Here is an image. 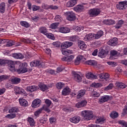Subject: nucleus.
<instances>
[{
	"mask_svg": "<svg viewBox=\"0 0 127 127\" xmlns=\"http://www.w3.org/2000/svg\"><path fill=\"white\" fill-rule=\"evenodd\" d=\"M20 41L24 43H31V40L29 39H22L20 40Z\"/></svg>",
	"mask_w": 127,
	"mask_h": 127,
	"instance_id": "13d9d810",
	"label": "nucleus"
},
{
	"mask_svg": "<svg viewBox=\"0 0 127 127\" xmlns=\"http://www.w3.org/2000/svg\"><path fill=\"white\" fill-rule=\"evenodd\" d=\"M18 112H19V109L16 107H12L9 110V113L10 114H11V113H18Z\"/></svg>",
	"mask_w": 127,
	"mask_h": 127,
	"instance_id": "ea45409f",
	"label": "nucleus"
},
{
	"mask_svg": "<svg viewBox=\"0 0 127 127\" xmlns=\"http://www.w3.org/2000/svg\"><path fill=\"white\" fill-rule=\"evenodd\" d=\"M66 18L67 20L69 21H73L76 19V15L73 12H67Z\"/></svg>",
	"mask_w": 127,
	"mask_h": 127,
	"instance_id": "1a4fd4ad",
	"label": "nucleus"
},
{
	"mask_svg": "<svg viewBox=\"0 0 127 127\" xmlns=\"http://www.w3.org/2000/svg\"><path fill=\"white\" fill-rule=\"evenodd\" d=\"M59 31L62 33H68V32H70V29L66 27H61Z\"/></svg>",
	"mask_w": 127,
	"mask_h": 127,
	"instance_id": "bb28decb",
	"label": "nucleus"
},
{
	"mask_svg": "<svg viewBox=\"0 0 127 127\" xmlns=\"http://www.w3.org/2000/svg\"><path fill=\"white\" fill-rule=\"evenodd\" d=\"M73 9L76 12H79L85 10V7L83 5H77L73 8Z\"/></svg>",
	"mask_w": 127,
	"mask_h": 127,
	"instance_id": "2eb2a0df",
	"label": "nucleus"
},
{
	"mask_svg": "<svg viewBox=\"0 0 127 127\" xmlns=\"http://www.w3.org/2000/svg\"><path fill=\"white\" fill-rule=\"evenodd\" d=\"M98 75L100 79L105 80L106 81L110 78V75H109V73H100L99 74H98Z\"/></svg>",
	"mask_w": 127,
	"mask_h": 127,
	"instance_id": "f3484780",
	"label": "nucleus"
},
{
	"mask_svg": "<svg viewBox=\"0 0 127 127\" xmlns=\"http://www.w3.org/2000/svg\"><path fill=\"white\" fill-rule=\"evenodd\" d=\"M32 8H33V11H36V10H38V9H40V6L33 5L32 6Z\"/></svg>",
	"mask_w": 127,
	"mask_h": 127,
	"instance_id": "bf43d9fd",
	"label": "nucleus"
},
{
	"mask_svg": "<svg viewBox=\"0 0 127 127\" xmlns=\"http://www.w3.org/2000/svg\"><path fill=\"white\" fill-rule=\"evenodd\" d=\"M114 85L112 83L110 84L108 86L105 88V91H109V90H112L113 89Z\"/></svg>",
	"mask_w": 127,
	"mask_h": 127,
	"instance_id": "5fc2aeb1",
	"label": "nucleus"
},
{
	"mask_svg": "<svg viewBox=\"0 0 127 127\" xmlns=\"http://www.w3.org/2000/svg\"><path fill=\"white\" fill-rule=\"evenodd\" d=\"M71 89L69 87H66L63 90L62 94L63 96H68L71 93Z\"/></svg>",
	"mask_w": 127,
	"mask_h": 127,
	"instance_id": "4be33fe9",
	"label": "nucleus"
},
{
	"mask_svg": "<svg viewBox=\"0 0 127 127\" xmlns=\"http://www.w3.org/2000/svg\"><path fill=\"white\" fill-rule=\"evenodd\" d=\"M95 36V39H99L100 37H102V35H104V32L102 31H99L96 34H94Z\"/></svg>",
	"mask_w": 127,
	"mask_h": 127,
	"instance_id": "e433bc0d",
	"label": "nucleus"
},
{
	"mask_svg": "<svg viewBox=\"0 0 127 127\" xmlns=\"http://www.w3.org/2000/svg\"><path fill=\"white\" fill-rule=\"evenodd\" d=\"M15 117H16L15 114H8L6 116V118H7V119H14Z\"/></svg>",
	"mask_w": 127,
	"mask_h": 127,
	"instance_id": "09e8293b",
	"label": "nucleus"
},
{
	"mask_svg": "<svg viewBox=\"0 0 127 127\" xmlns=\"http://www.w3.org/2000/svg\"><path fill=\"white\" fill-rule=\"evenodd\" d=\"M110 59H111L112 60H115L116 59L115 58V56H123L124 55L123 54H122V52H120V53L118 52L117 51H111L110 52Z\"/></svg>",
	"mask_w": 127,
	"mask_h": 127,
	"instance_id": "6e6552de",
	"label": "nucleus"
},
{
	"mask_svg": "<svg viewBox=\"0 0 127 127\" xmlns=\"http://www.w3.org/2000/svg\"><path fill=\"white\" fill-rule=\"evenodd\" d=\"M28 122L29 123L31 127H33L34 126L35 123L34 122V120L31 118H29L28 119Z\"/></svg>",
	"mask_w": 127,
	"mask_h": 127,
	"instance_id": "49530a36",
	"label": "nucleus"
},
{
	"mask_svg": "<svg viewBox=\"0 0 127 127\" xmlns=\"http://www.w3.org/2000/svg\"><path fill=\"white\" fill-rule=\"evenodd\" d=\"M101 13V10L97 8L90 9L88 11V14L90 17H96Z\"/></svg>",
	"mask_w": 127,
	"mask_h": 127,
	"instance_id": "20e7f679",
	"label": "nucleus"
},
{
	"mask_svg": "<svg viewBox=\"0 0 127 127\" xmlns=\"http://www.w3.org/2000/svg\"><path fill=\"white\" fill-rule=\"evenodd\" d=\"M48 73H49V74H51L52 75H54L55 73V70L50 69L48 70Z\"/></svg>",
	"mask_w": 127,
	"mask_h": 127,
	"instance_id": "774afa93",
	"label": "nucleus"
},
{
	"mask_svg": "<svg viewBox=\"0 0 127 127\" xmlns=\"http://www.w3.org/2000/svg\"><path fill=\"white\" fill-rule=\"evenodd\" d=\"M26 66H27V64L26 63L21 64L19 65V68L17 69V73L19 74H23V73L27 72L28 70L26 68Z\"/></svg>",
	"mask_w": 127,
	"mask_h": 127,
	"instance_id": "39448f33",
	"label": "nucleus"
},
{
	"mask_svg": "<svg viewBox=\"0 0 127 127\" xmlns=\"http://www.w3.org/2000/svg\"><path fill=\"white\" fill-rule=\"evenodd\" d=\"M56 21H59L62 19V17L60 15H57L55 18Z\"/></svg>",
	"mask_w": 127,
	"mask_h": 127,
	"instance_id": "052dcab7",
	"label": "nucleus"
},
{
	"mask_svg": "<svg viewBox=\"0 0 127 127\" xmlns=\"http://www.w3.org/2000/svg\"><path fill=\"white\" fill-rule=\"evenodd\" d=\"M73 29L77 31V32H80V31H82L83 30V28L82 27H79L78 26H73Z\"/></svg>",
	"mask_w": 127,
	"mask_h": 127,
	"instance_id": "c03bdc74",
	"label": "nucleus"
},
{
	"mask_svg": "<svg viewBox=\"0 0 127 127\" xmlns=\"http://www.w3.org/2000/svg\"><path fill=\"white\" fill-rule=\"evenodd\" d=\"M116 85L118 88H120L121 89H125V88H127V85L122 82H117Z\"/></svg>",
	"mask_w": 127,
	"mask_h": 127,
	"instance_id": "2f4dec72",
	"label": "nucleus"
},
{
	"mask_svg": "<svg viewBox=\"0 0 127 127\" xmlns=\"http://www.w3.org/2000/svg\"><path fill=\"white\" fill-rule=\"evenodd\" d=\"M39 30L41 33H43V34H44L45 35H46L47 33V29H46V28L44 27L40 28Z\"/></svg>",
	"mask_w": 127,
	"mask_h": 127,
	"instance_id": "79ce46f5",
	"label": "nucleus"
},
{
	"mask_svg": "<svg viewBox=\"0 0 127 127\" xmlns=\"http://www.w3.org/2000/svg\"><path fill=\"white\" fill-rule=\"evenodd\" d=\"M20 24L22 25V26H24V27H26V28L30 26V24H29V23H28L27 22L25 21H21Z\"/></svg>",
	"mask_w": 127,
	"mask_h": 127,
	"instance_id": "a19ab883",
	"label": "nucleus"
},
{
	"mask_svg": "<svg viewBox=\"0 0 127 127\" xmlns=\"http://www.w3.org/2000/svg\"><path fill=\"white\" fill-rule=\"evenodd\" d=\"M85 64L87 65H91V66H95L97 65V62L94 60H89L85 62Z\"/></svg>",
	"mask_w": 127,
	"mask_h": 127,
	"instance_id": "f704fd0d",
	"label": "nucleus"
},
{
	"mask_svg": "<svg viewBox=\"0 0 127 127\" xmlns=\"http://www.w3.org/2000/svg\"><path fill=\"white\" fill-rule=\"evenodd\" d=\"M61 48L62 49H63V50H66L65 49L68 48V46H67L66 42H64V43L62 44Z\"/></svg>",
	"mask_w": 127,
	"mask_h": 127,
	"instance_id": "603ef678",
	"label": "nucleus"
},
{
	"mask_svg": "<svg viewBox=\"0 0 127 127\" xmlns=\"http://www.w3.org/2000/svg\"><path fill=\"white\" fill-rule=\"evenodd\" d=\"M87 106V101L82 100L80 102L76 103L75 107L76 108H83V107H86Z\"/></svg>",
	"mask_w": 127,
	"mask_h": 127,
	"instance_id": "6ab92c4d",
	"label": "nucleus"
},
{
	"mask_svg": "<svg viewBox=\"0 0 127 127\" xmlns=\"http://www.w3.org/2000/svg\"><path fill=\"white\" fill-rule=\"evenodd\" d=\"M124 24V21L121 20H119L116 25L115 26V28L119 29L122 27V26Z\"/></svg>",
	"mask_w": 127,
	"mask_h": 127,
	"instance_id": "4c0bfd02",
	"label": "nucleus"
},
{
	"mask_svg": "<svg viewBox=\"0 0 127 127\" xmlns=\"http://www.w3.org/2000/svg\"><path fill=\"white\" fill-rule=\"evenodd\" d=\"M5 11V3L2 2L0 4V12L3 13Z\"/></svg>",
	"mask_w": 127,
	"mask_h": 127,
	"instance_id": "72a5a7b5",
	"label": "nucleus"
},
{
	"mask_svg": "<svg viewBox=\"0 0 127 127\" xmlns=\"http://www.w3.org/2000/svg\"><path fill=\"white\" fill-rule=\"evenodd\" d=\"M13 45V44H12V41L10 40L9 41L7 42V47H10V46H12Z\"/></svg>",
	"mask_w": 127,
	"mask_h": 127,
	"instance_id": "69168bd1",
	"label": "nucleus"
},
{
	"mask_svg": "<svg viewBox=\"0 0 127 127\" xmlns=\"http://www.w3.org/2000/svg\"><path fill=\"white\" fill-rule=\"evenodd\" d=\"M57 89H61L64 87V84L62 82H59L56 85Z\"/></svg>",
	"mask_w": 127,
	"mask_h": 127,
	"instance_id": "3c124183",
	"label": "nucleus"
},
{
	"mask_svg": "<svg viewBox=\"0 0 127 127\" xmlns=\"http://www.w3.org/2000/svg\"><path fill=\"white\" fill-rule=\"evenodd\" d=\"M14 91L16 92V94H21V95H24L25 96H26V92L25 91L20 87H16Z\"/></svg>",
	"mask_w": 127,
	"mask_h": 127,
	"instance_id": "4468645a",
	"label": "nucleus"
},
{
	"mask_svg": "<svg viewBox=\"0 0 127 127\" xmlns=\"http://www.w3.org/2000/svg\"><path fill=\"white\" fill-rule=\"evenodd\" d=\"M31 67H39V68H41L44 67V63L41 62L39 61H33L30 64Z\"/></svg>",
	"mask_w": 127,
	"mask_h": 127,
	"instance_id": "423d86ee",
	"label": "nucleus"
},
{
	"mask_svg": "<svg viewBox=\"0 0 127 127\" xmlns=\"http://www.w3.org/2000/svg\"><path fill=\"white\" fill-rule=\"evenodd\" d=\"M107 55H108V53L104 50H101L98 53V56L100 58H105Z\"/></svg>",
	"mask_w": 127,
	"mask_h": 127,
	"instance_id": "cd10ccee",
	"label": "nucleus"
},
{
	"mask_svg": "<svg viewBox=\"0 0 127 127\" xmlns=\"http://www.w3.org/2000/svg\"><path fill=\"white\" fill-rule=\"evenodd\" d=\"M127 1H123L121 2H119V4H117L116 5V7L117 9L119 10H124L126 9V7H127Z\"/></svg>",
	"mask_w": 127,
	"mask_h": 127,
	"instance_id": "0eeeda50",
	"label": "nucleus"
},
{
	"mask_svg": "<svg viewBox=\"0 0 127 127\" xmlns=\"http://www.w3.org/2000/svg\"><path fill=\"white\" fill-rule=\"evenodd\" d=\"M109 100H110V96L105 95L102 96L100 99H99V101L100 103H105V102H108Z\"/></svg>",
	"mask_w": 127,
	"mask_h": 127,
	"instance_id": "7c9ffc66",
	"label": "nucleus"
},
{
	"mask_svg": "<svg viewBox=\"0 0 127 127\" xmlns=\"http://www.w3.org/2000/svg\"><path fill=\"white\" fill-rule=\"evenodd\" d=\"M110 117L112 119H116V118H118L119 117V113H118V112H116V111L112 112L110 114Z\"/></svg>",
	"mask_w": 127,
	"mask_h": 127,
	"instance_id": "58836bf2",
	"label": "nucleus"
},
{
	"mask_svg": "<svg viewBox=\"0 0 127 127\" xmlns=\"http://www.w3.org/2000/svg\"><path fill=\"white\" fill-rule=\"evenodd\" d=\"M79 38V37L77 36H72L71 37H69L68 38L69 41H76V40H78V39Z\"/></svg>",
	"mask_w": 127,
	"mask_h": 127,
	"instance_id": "37998d69",
	"label": "nucleus"
},
{
	"mask_svg": "<svg viewBox=\"0 0 127 127\" xmlns=\"http://www.w3.org/2000/svg\"><path fill=\"white\" fill-rule=\"evenodd\" d=\"M70 122L73 124H77L81 121V118L79 116H75L69 119Z\"/></svg>",
	"mask_w": 127,
	"mask_h": 127,
	"instance_id": "393cba45",
	"label": "nucleus"
},
{
	"mask_svg": "<svg viewBox=\"0 0 127 127\" xmlns=\"http://www.w3.org/2000/svg\"><path fill=\"white\" fill-rule=\"evenodd\" d=\"M93 39H96L95 34H88L86 35L84 38L85 41H91V40H93Z\"/></svg>",
	"mask_w": 127,
	"mask_h": 127,
	"instance_id": "9b49d317",
	"label": "nucleus"
},
{
	"mask_svg": "<svg viewBox=\"0 0 127 127\" xmlns=\"http://www.w3.org/2000/svg\"><path fill=\"white\" fill-rule=\"evenodd\" d=\"M38 89H39V88L36 85L29 86L26 88L27 92H35L37 91Z\"/></svg>",
	"mask_w": 127,
	"mask_h": 127,
	"instance_id": "f8f14e48",
	"label": "nucleus"
},
{
	"mask_svg": "<svg viewBox=\"0 0 127 127\" xmlns=\"http://www.w3.org/2000/svg\"><path fill=\"white\" fill-rule=\"evenodd\" d=\"M85 58H84V56H78L74 62V64L75 65H79L80 64V62L81 61H84L85 60Z\"/></svg>",
	"mask_w": 127,
	"mask_h": 127,
	"instance_id": "5701e85b",
	"label": "nucleus"
},
{
	"mask_svg": "<svg viewBox=\"0 0 127 127\" xmlns=\"http://www.w3.org/2000/svg\"><path fill=\"white\" fill-rule=\"evenodd\" d=\"M106 122V119L103 118H99L96 119L95 122L96 124H100L101 125H103V124H105Z\"/></svg>",
	"mask_w": 127,
	"mask_h": 127,
	"instance_id": "473e14b6",
	"label": "nucleus"
},
{
	"mask_svg": "<svg viewBox=\"0 0 127 127\" xmlns=\"http://www.w3.org/2000/svg\"><path fill=\"white\" fill-rule=\"evenodd\" d=\"M53 45H54L55 47H60V42H54L53 43Z\"/></svg>",
	"mask_w": 127,
	"mask_h": 127,
	"instance_id": "680f3d73",
	"label": "nucleus"
},
{
	"mask_svg": "<svg viewBox=\"0 0 127 127\" xmlns=\"http://www.w3.org/2000/svg\"><path fill=\"white\" fill-rule=\"evenodd\" d=\"M39 87L41 91H42L43 92H45V91H47L48 89L51 88L52 86L51 85V84H50V85H46L45 84H40L39 85Z\"/></svg>",
	"mask_w": 127,
	"mask_h": 127,
	"instance_id": "dca6fc26",
	"label": "nucleus"
},
{
	"mask_svg": "<svg viewBox=\"0 0 127 127\" xmlns=\"http://www.w3.org/2000/svg\"><path fill=\"white\" fill-rule=\"evenodd\" d=\"M127 114V107L125 106V107L123 109L122 115H123V116H126V115Z\"/></svg>",
	"mask_w": 127,
	"mask_h": 127,
	"instance_id": "e2e57ef3",
	"label": "nucleus"
},
{
	"mask_svg": "<svg viewBox=\"0 0 127 127\" xmlns=\"http://www.w3.org/2000/svg\"><path fill=\"white\" fill-rule=\"evenodd\" d=\"M62 53L63 55H65L66 57H64L62 58V61H65L66 62H71L74 59V56L70 55V54H72L73 53V51L71 50H62Z\"/></svg>",
	"mask_w": 127,
	"mask_h": 127,
	"instance_id": "f03ea898",
	"label": "nucleus"
},
{
	"mask_svg": "<svg viewBox=\"0 0 127 127\" xmlns=\"http://www.w3.org/2000/svg\"><path fill=\"white\" fill-rule=\"evenodd\" d=\"M103 24H106V25H113L116 23V21L113 19H107L103 20L102 21Z\"/></svg>",
	"mask_w": 127,
	"mask_h": 127,
	"instance_id": "ddd939ff",
	"label": "nucleus"
},
{
	"mask_svg": "<svg viewBox=\"0 0 127 127\" xmlns=\"http://www.w3.org/2000/svg\"><path fill=\"white\" fill-rule=\"evenodd\" d=\"M59 23H54L51 25V28L52 29H56V28L58 27Z\"/></svg>",
	"mask_w": 127,
	"mask_h": 127,
	"instance_id": "864d4df0",
	"label": "nucleus"
},
{
	"mask_svg": "<svg viewBox=\"0 0 127 127\" xmlns=\"http://www.w3.org/2000/svg\"><path fill=\"white\" fill-rule=\"evenodd\" d=\"M44 109V107H42V108H41L39 110H38L37 111H36L34 113V115L36 117H38V116H39L40 114L42 112V111H43V109Z\"/></svg>",
	"mask_w": 127,
	"mask_h": 127,
	"instance_id": "a18cd8bd",
	"label": "nucleus"
},
{
	"mask_svg": "<svg viewBox=\"0 0 127 127\" xmlns=\"http://www.w3.org/2000/svg\"><path fill=\"white\" fill-rule=\"evenodd\" d=\"M19 104L22 107H27L28 106V102L26 100L23 98H20L19 99Z\"/></svg>",
	"mask_w": 127,
	"mask_h": 127,
	"instance_id": "b1692460",
	"label": "nucleus"
},
{
	"mask_svg": "<svg viewBox=\"0 0 127 127\" xmlns=\"http://www.w3.org/2000/svg\"><path fill=\"white\" fill-rule=\"evenodd\" d=\"M97 76V75L93 74L92 72H88L86 75V78L91 80L98 79Z\"/></svg>",
	"mask_w": 127,
	"mask_h": 127,
	"instance_id": "aec40b11",
	"label": "nucleus"
},
{
	"mask_svg": "<svg viewBox=\"0 0 127 127\" xmlns=\"http://www.w3.org/2000/svg\"><path fill=\"white\" fill-rule=\"evenodd\" d=\"M45 103L46 105H47L48 107H50L51 105V101L49 100V99H46L45 101Z\"/></svg>",
	"mask_w": 127,
	"mask_h": 127,
	"instance_id": "338daca9",
	"label": "nucleus"
},
{
	"mask_svg": "<svg viewBox=\"0 0 127 127\" xmlns=\"http://www.w3.org/2000/svg\"><path fill=\"white\" fill-rule=\"evenodd\" d=\"M77 3V0H70L68 1L66 5L67 7H72Z\"/></svg>",
	"mask_w": 127,
	"mask_h": 127,
	"instance_id": "a878e982",
	"label": "nucleus"
},
{
	"mask_svg": "<svg viewBox=\"0 0 127 127\" xmlns=\"http://www.w3.org/2000/svg\"><path fill=\"white\" fill-rule=\"evenodd\" d=\"M8 78V76L7 75H2L0 76V82L3 81V80H7Z\"/></svg>",
	"mask_w": 127,
	"mask_h": 127,
	"instance_id": "8fccbe9b",
	"label": "nucleus"
},
{
	"mask_svg": "<svg viewBox=\"0 0 127 127\" xmlns=\"http://www.w3.org/2000/svg\"><path fill=\"white\" fill-rule=\"evenodd\" d=\"M86 94V90H81L78 92V94L77 95V99H81L82 97Z\"/></svg>",
	"mask_w": 127,
	"mask_h": 127,
	"instance_id": "c756f323",
	"label": "nucleus"
},
{
	"mask_svg": "<svg viewBox=\"0 0 127 127\" xmlns=\"http://www.w3.org/2000/svg\"><path fill=\"white\" fill-rule=\"evenodd\" d=\"M8 64V68L11 72H15L16 69H15V65L16 64V62L12 61H8L5 60H0V67L1 66H4Z\"/></svg>",
	"mask_w": 127,
	"mask_h": 127,
	"instance_id": "f257e3e1",
	"label": "nucleus"
},
{
	"mask_svg": "<svg viewBox=\"0 0 127 127\" xmlns=\"http://www.w3.org/2000/svg\"><path fill=\"white\" fill-rule=\"evenodd\" d=\"M78 47L80 49L84 50V49H86L87 48V45L85 44V43L83 41H79L78 43Z\"/></svg>",
	"mask_w": 127,
	"mask_h": 127,
	"instance_id": "c85d7f7f",
	"label": "nucleus"
},
{
	"mask_svg": "<svg viewBox=\"0 0 127 127\" xmlns=\"http://www.w3.org/2000/svg\"><path fill=\"white\" fill-rule=\"evenodd\" d=\"M40 103L41 101L39 99H37L33 101L32 107L33 108H38L40 106Z\"/></svg>",
	"mask_w": 127,
	"mask_h": 127,
	"instance_id": "412c9836",
	"label": "nucleus"
},
{
	"mask_svg": "<svg viewBox=\"0 0 127 127\" xmlns=\"http://www.w3.org/2000/svg\"><path fill=\"white\" fill-rule=\"evenodd\" d=\"M50 124H54L56 122V118L52 117L49 119Z\"/></svg>",
	"mask_w": 127,
	"mask_h": 127,
	"instance_id": "6e6d98bb",
	"label": "nucleus"
},
{
	"mask_svg": "<svg viewBox=\"0 0 127 127\" xmlns=\"http://www.w3.org/2000/svg\"><path fill=\"white\" fill-rule=\"evenodd\" d=\"M93 111L91 110H84L81 112V115L86 121H90L93 119L94 115Z\"/></svg>",
	"mask_w": 127,
	"mask_h": 127,
	"instance_id": "7ed1b4c3",
	"label": "nucleus"
},
{
	"mask_svg": "<svg viewBox=\"0 0 127 127\" xmlns=\"http://www.w3.org/2000/svg\"><path fill=\"white\" fill-rule=\"evenodd\" d=\"M118 124L119 125H121L122 126H123L124 127H127V122H126L124 121H120L118 122Z\"/></svg>",
	"mask_w": 127,
	"mask_h": 127,
	"instance_id": "4d7b16f0",
	"label": "nucleus"
},
{
	"mask_svg": "<svg viewBox=\"0 0 127 127\" xmlns=\"http://www.w3.org/2000/svg\"><path fill=\"white\" fill-rule=\"evenodd\" d=\"M92 97H99L100 96V93L96 92V91H94L92 93Z\"/></svg>",
	"mask_w": 127,
	"mask_h": 127,
	"instance_id": "0e129e2a",
	"label": "nucleus"
},
{
	"mask_svg": "<svg viewBox=\"0 0 127 127\" xmlns=\"http://www.w3.org/2000/svg\"><path fill=\"white\" fill-rule=\"evenodd\" d=\"M59 7L57 5H48V9H58Z\"/></svg>",
	"mask_w": 127,
	"mask_h": 127,
	"instance_id": "de8ad7c7",
	"label": "nucleus"
},
{
	"mask_svg": "<svg viewBox=\"0 0 127 127\" xmlns=\"http://www.w3.org/2000/svg\"><path fill=\"white\" fill-rule=\"evenodd\" d=\"M72 74L75 81H76V82H81V81H82V76H81V75H80L79 74L77 73V72L72 71Z\"/></svg>",
	"mask_w": 127,
	"mask_h": 127,
	"instance_id": "9d476101",
	"label": "nucleus"
},
{
	"mask_svg": "<svg viewBox=\"0 0 127 127\" xmlns=\"http://www.w3.org/2000/svg\"><path fill=\"white\" fill-rule=\"evenodd\" d=\"M108 44H109V45H111V46H116V45L118 44V38H114L112 39H110L108 42Z\"/></svg>",
	"mask_w": 127,
	"mask_h": 127,
	"instance_id": "a211bd4d",
	"label": "nucleus"
},
{
	"mask_svg": "<svg viewBox=\"0 0 127 127\" xmlns=\"http://www.w3.org/2000/svg\"><path fill=\"white\" fill-rule=\"evenodd\" d=\"M20 81H21V79L18 77H14L11 80V82L12 84H19Z\"/></svg>",
	"mask_w": 127,
	"mask_h": 127,
	"instance_id": "c9c22d12",
	"label": "nucleus"
}]
</instances>
